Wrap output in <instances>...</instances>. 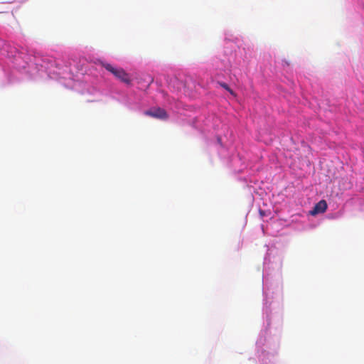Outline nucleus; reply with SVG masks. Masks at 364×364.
Segmentation results:
<instances>
[{"instance_id":"f257e3e1","label":"nucleus","mask_w":364,"mask_h":364,"mask_svg":"<svg viewBox=\"0 0 364 364\" xmlns=\"http://www.w3.org/2000/svg\"><path fill=\"white\" fill-rule=\"evenodd\" d=\"M101 65L109 72L113 74L117 78L122 82L129 84L130 83V78L129 75L122 69L113 67L109 63H101Z\"/></svg>"},{"instance_id":"f03ea898","label":"nucleus","mask_w":364,"mask_h":364,"mask_svg":"<svg viewBox=\"0 0 364 364\" xmlns=\"http://www.w3.org/2000/svg\"><path fill=\"white\" fill-rule=\"evenodd\" d=\"M146 115L157 118V119H166L168 117V114L165 109L157 107L153 109L146 110L145 112Z\"/></svg>"},{"instance_id":"7ed1b4c3","label":"nucleus","mask_w":364,"mask_h":364,"mask_svg":"<svg viewBox=\"0 0 364 364\" xmlns=\"http://www.w3.org/2000/svg\"><path fill=\"white\" fill-rule=\"evenodd\" d=\"M327 207L326 201L325 200H321L315 205L313 210H311L310 213L312 215H315L318 213H323L326 210Z\"/></svg>"},{"instance_id":"20e7f679","label":"nucleus","mask_w":364,"mask_h":364,"mask_svg":"<svg viewBox=\"0 0 364 364\" xmlns=\"http://www.w3.org/2000/svg\"><path fill=\"white\" fill-rule=\"evenodd\" d=\"M218 83L220 87H223L227 91H228L232 95H235L234 91L226 83L223 82H218Z\"/></svg>"}]
</instances>
